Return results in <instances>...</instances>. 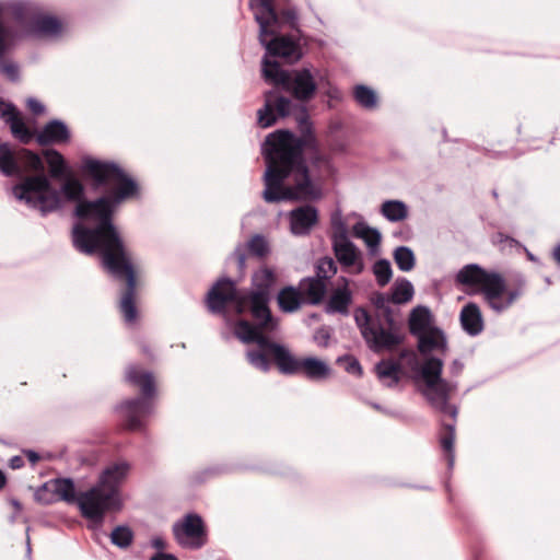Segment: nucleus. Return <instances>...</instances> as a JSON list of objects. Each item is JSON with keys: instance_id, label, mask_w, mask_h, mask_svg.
I'll use <instances>...</instances> for the list:
<instances>
[{"instance_id": "nucleus-32", "label": "nucleus", "mask_w": 560, "mask_h": 560, "mask_svg": "<svg viewBox=\"0 0 560 560\" xmlns=\"http://www.w3.org/2000/svg\"><path fill=\"white\" fill-rule=\"evenodd\" d=\"M353 232L355 236L364 241L371 253H374L380 247L382 235L376 229L359 222L354 224Z\"/></svg>"}, {"instance_id": "nucleus-25", "label": "nucleus", "mask_w": 560, "mask_h": 560, "mask_svg": "<svg viewBox=\"0 0 560 560\" xmlns=\"http://www.w3.org/2000/svg\"><path fill=\"white\" fill-rule=\"evenodd\" d=\"M61 33L60 21L52 15H45L43 12L39 13L38 18L34 22L26 35L34 37L42 36H57Z\"/></svg>"}, {"instance_id": "nucleus-14", "label": "nucleus", "mask_w": 560, "mask_h": 560, "mask_svg": "<svg viewBox=\"0 0 560 560\" xmlns=\"http://www.w3.org/2000/svg\"><path fill=\"white\" fill-rule=\"evenodd\" d=\"M418 339V351L421 355L425 357L424 360L431 358L432 355H429L434 350H442L443 352L447 349V339L442 329L439 327H431L425 332H422L420 335L415 336ZM413 358L415 365L411 366L412 371L418 372L421 376V364L418 366V362L416 360L415 353H411ZM423 361L422 363H424Z\"/></svg>"}, {"instance_id": "nucleus-56", "label": "nucleus", "mask_w": 560, "mask_h": 560, "mask_svg": "<svg viewBox=\"0 0 560 560\" xmlns=\"http://www.w3.org/2000/svg\"><path fill=\"white\" fill-rule=\"evenodd\" d=\"M521 248L526 253V256L529 260H532V261L537 260L536 256H534L524 245Z\"/></svg>"}, {"instance_id": "nucleus-11", "label": "nucleus", "mask_w": 560, "mask_h": 560, "mask_svg": "<svg viewBox=\"0 0 560 560\" xmlns=\"http://www.w3.org/2000/svg\"><path fill=\"white\" fill-rule=\"evenodd\" d=\"M269 360L282 375H296L303 372L308 380L319 381L330 374V368L324 361L313 357L300 360L282 343L271 345Z\"/></svg>"}, {"instance_id": "nucleus-22", "label": "nucleus", "mask_w": 560, "mask_h": 560, "mask_svg": "<svg viewBox=\"0 0 560 560\" xmlns=\"http://www.w3.org/2000/svg\"><path fill=\"white\" fill-rule=\"evenodd\" d=\"M247 250L258 258H264L269 254V245L266 238L260 234H255L246 245H237L233 252V256L241 269L245 267Z\"/></svg>"}, {"instance_id": "nucleus-52", "label": "nucleus", "mask_w": 560, "mask_h": 560, "mask_svg": "<svg viewBox=\"0 0 560 560\" xmlns=\"http://www.w3.org/2000/svg\"><path fill=\"white\" fill-rule=\"evenodd\" d=\"M9 466L12 469L22 468L24 466V459L21 456L15 455V456L10 458Z\"/></svg>"}, {"instance_id": "nucleus-27", "label": "nucleus", "mask_w": 560, "mask_h": 560, "mask_svg": "<svg viewBox=\"0 0 560 560\" xmlns=\"http://www.w3.org/2000/svg\"><path fill=\"white\" fill-rule=\"evenodd\" d=\"M431 323V312L429 307L423 305H418L415 307L409 316L408 320V327L409 332L412 336L420 335L422 332L428 331L431 329L432 326H430Z\"/></svg>"}, {"instance_id": "nucleus-28", "label": "nucleus", "mask_w": 560, "mask_h": 560, "mask_svg": "<svg viewBox=\"0 0 560 560\" xmlns=\"http://www.w3.org/2000/svg\"><path fill=\"white\" fill-rule=\"evenodd\" d=\"M43 155L46 158L51 178L61 179L70 174L66 160L59 151L46 149L43 151Z\"/></svg>"}, {"instance_id": "nucleus-30", "label": "nucleus", "mask_w": 560, "mask_h": 560, "mask_svg": "<svg viewBox=\"0 0 560 560\" xmlns=\"http://www.w3.org/2000/svg\"><path fill=\"white\" fill-rule=\"evenodd\" d=\"M390 301L394 304H405L412 300L415 295V288L412 283L401 277L397 278L390 288Z\"/></svg>"}, {"instance_id": "nucleus-37", "label": "nucleus", "mask_w": 560, "mask_h": 560, "mask_svg": "<svg viewBox=\"0 0 560 560\" xmlns=\"http://www.w3.org/2000/svg\"><path fill=\"white\" fill-rule=\"evenodd\" d=\"M16 162H20L28 171L39 172L43 174L44 163L42 158L30 149H21Z\"/></svg>"}, {"instance_id": "nucleus-63", "label": "nucleus", "mask_w": 560, "mask_h": 560, "mask_svg": "<svg viewBox=\"0 0 560 560\" xmlns=\"http://www.w3.org/2000/svg\"><path fill=\"white\" fill-rule=\"evenodd\" d=\"M492 194H493L494 198H497V197H498V194H497V191H495V190H493V191H492Z\"/></svg>"}, {"instance_id": "nucleus-1", "label": "nucleus", "mask_w": 560, "mask_h": 560, "mask_svg": "<svg viewBox=\"0 0 560 560\" xmlns=\"http://www.w3.org/2000/svg\"><path fill=\"white\" fill-rule=\"evenodd\" d=\"M81 170L92 179L93 190L107 187L113 182L118 185L107 195L95 200H83L75 207V215L94 221V228L77 223L72 229L73 247L85 255L97 254L104 269L117 280H126L127 288L120 299L119 307L125 322L132 324L137 319L136 272L132 259L125 243L113 223L115 208L124 200L138 194L139 186L124 170L113 161H101L92 156L82 159Z\"/></svg>"}, {"instance_id": "nucleus-59", "label": "nucleus", "mask_w": 560, "mask_h": 560, "mask_svg": "<svg viewBox=\"0 0 560 560\" xmlns=\"http://www.w3.org/2000/svg\"><path fill=\"white\" fill-rule=\"evenodd\" d=\"M31 551H32L31 542H30V538H27V541H26V555H27V557L31 556Z\"/></svg>"}, {"instance_id": "nucleus-5", "label": "nucleus", "mask_w": 560, "mask_h": 560, "mask_svg": "<svg viewBox=\"0 0 560 560\" xmlns=\"http://www.w3.org/2000/svg\"><path fill=\"white\" fill-rule=\"evenodd\" d=\"M444 362L438 357H431L425 360L421 366V378L424 382L422 395L429 404L438 411L450 415L453 422H443L440 432V444L446 453L447 466L450 469L454 466L455 453V423L458 409L454 405H450V396L457 389L456 381H447L442 377Z\"/></svg>"}, {"instance_id": "nucleus-48", "label": "nucleus", "mask_w": 560, "mask_h": 560, "mask_svg": "<svg viewBox=\"0 0 560 560\" xmlns=\"http://www.w3.org/2000/svg\"><path fill=\"white\" fill-rule=\"evenodd\" d=\"M27 107L34 115H42L45 112V106L38 100L30 97L27 100Z\"/></svg>"}, {"instance_id": "nucleus-40", "label": "nucleus", "mask_w": 560, "mask_h": 560, "mask_svg": "<svg viewBox=\"0 0 560 560\" xmlns=\"http://www.w3.org/2000/svg\"><path fill=\"white\" fill-rule=\"evenodd\" d=\"M373 275L375 276L376 283L383 288L389 283L393 277V269L390 261L385 258L376 260L372 267Z\"/></svg>"}, {"instance_id": "nucleus-44", "label": "nucleus", "mask_w": 560, "mask_h": 560, "mask_svg": "<svg viewBox=\"0 0 560 560\" xmlns=\"http://www.w3.org/2000/svg\"><path fill=\"white\" fill-rule=\"evenodd\" d=\"M331 242L348 240V228L340 217H332L331 219Z\"/></svg>"}, {"instance_id": "nucleus-10", "label": "nucleus", "mask_w": 560, "mask_h": 560, "mask_svg": "<svg viewBox=\"0 0 560 560\" xmlns=\"http://www.w3.org/2000/svg\"><path fill=\"white\" fill-rule=\"evenodd\" d=\"M125 378L129 384L140 387L142 396L121 402L118 409L122 412L129 430H140L143 427L142 419L153 412L154 378L151 372L142 371L136 365L127 368Z\"/></svg>"}, {"instance_id": "nucleus-16", "label": "nucleus", "mask_w": 560, "mask_h": 560, "mask_svg": "<svg viewBox=\"0 0 560 560\" xmlns=\"http://www.w3.org/2000/svg\"><path fill=\"white\" fill-rule=\"evenodd\" d=\"M339 282L340 283L331 290L324 310L328 315L340 314L348 316L350 305L353 301V293L349 287L350 280L346 277H340Z\"/></svg>"}, {"instance_id": "nucleus-34", "label": "nucleus", "mask_w": 560, "mask_h": 560, "mask_svg": "<svg viewBox=\"0 0 560 560\" xmlns=\"http://www.w3.org/2000/svg\"><path fill=\"white\" fill-rule=\"evenodd\" d=\"M400 365L394 361L382 360L375 365V372L381 381L389 380L387 386H395L399 382Z\"/></svg>"}, {"instance_id": "nucleus-61", "label": "nucleus", "mask_w": 560, "mask_h": 560, "mask_svg": "<svg viewBox=\"0 0 560 560\" xmlns=\"http://www.w3.org/2000/svg\"><path fill=\"white\" fill-rule=\"evenodd\" d=\"M373 408H375L376 410H382V407L378 405V404H372Z\"/></svg>"}, {"instance_id": "nucleus-35", "label": "nucleus", "mask_w": 560, "mask_h": 560, "mask_svg": "<svg viewBox=\"0 0 560 560\" xmlns=\"http://www.w3.org/2000/svg\"><path fill=\"white\" fill-rule=\"evenodd\" d=\"M276 14L278 20L276 23L270 25V28L275 30L276 26L283 24L295 31V33L301 34L299 11L295 7H288L282 9L280 12L276 11Z\"/></svg>"}, {"instance_id": "nucleus-13", "label": "nucleus", "mask_w": 560, "mask_h": 560, "mask_svg": "<svg viewBox=\"0 0 560 560\" xmlns=\"http://www.w3.org/2000/svg\"><path fill=\"white\" fill-rule=\"evenodd\" d=\"M37 501L50 504L56 499L79 505L80 494L75 495V486L71 478H56L45 482L35 493Z\"/></svg>"}, {"instance_id": "nucleus-43", "label": "nucleus", "mask_w": 560, "mask_h": 560, "mask_svg": "<svg viewBox=\"0 0 560 560\" xmlns=\"http://www.w3.org/2000/svg\"><path fill=\"white\" fill-rule=\"evenodd\" d=\"M7 124L10 126L12 135L22 143L31 141L33 135L20 117L7 119Z\"/></svg>"}, {"instance_id": "nucleus-39", "label": "nucleus", "mask_w": 560, "mask_h": 560, "mask_svg": "<svg viewBox=\"0 0 560 560\" xmlns=\"http://www.w3.org/2000/svg\"><path fill=\"white\" fill-rule=\"evenodd\" d=\"M133 532L127 525H118L110 533V542L120 548L127 549L133 541Z\"/></svg>"}, {"instance_id": "nucleus-23", "label": "nucleus", "mask_w": 560, "mask_h": 560, "mask_svg": "<svg viewBox=\"0 0 560 560\" xmlns=\"http://www.w3.org/2000/svg\"><path fill=\"white\" fill-rule=\"evenodd\" d=\"M299 289L305 304L319 305L327 293V283L315 277L302 278L299 282Z\"/></svg>"}, {"instance_id": "nucleus-42", "label": "nucleus", "mask_w": 560, "mask_h": 560, "mask_svg": "<svg viewBox=\"0 0 560 560\" xmlns=\"http://www.w3.org/2000/svg\"><path fill=\"white\" fill-rule=\"evenodd\" d=\"M9 50L8 39L3 40V52L0 57V71L11 82H18L20 79L19 66L15 62L4 59V55Z\"/></svg>"}, {"instance_id": "nucleus-9", "label": "nucleus", "mask_w": 560, "mask_h": 560, "mask_svg": "<svg viewBox=\"0 0 560 560\" xmlns=\"http://www.w3.org/2000/svg\"><path fill=\"white\" fill-rule=\"evenodd\" d=\"M254 18L259 25V43L266 48L267 55L282 58L288 63L298 62L303 57L301 34L276 35L270 28L278 18L271 0L252 1Z\"/></svg>"}, {"instance_id": "nucleus-24", "label": "nucleus", "mask_w": 560, "mask_h": 560, "mask_svg": "<svg viewBox=\"0 0 560 560\" xmlns=\"http://www.w3.org/2000/svg\"><path fill=\"white\" fill-rule=\"evenodd\" d=\"M269 55H265L262 58V77L264 79L277 86H281L283 90H290L291 74L289 71L281 68L278 61L270 60Z\"/></svg>"}, {"instance_id": "nucleus-62", "label": "nucleus", "mask_w": 560, "mask_h": 560, "mask_svg": "<svg viewBox=\"0 0 560 560\" xmlns=\"http://www.w3.org/2000/svg\"><path fill=\"white\" fill-rule=\"evenodd\" d=\"M408 354V351L407 350H404L400 354L401 358L406 357Z\"/></svg>"}, {"instance_id": "nucleus-7", "label": "nucleus", "mask_w": 560, "mask_h": 560, "mask_svg": "<svg viewBox=\"0 0 560 560\" xmlns=\"http://www.w3.org/2000/svg\"><path fill=\"white\" fill-rule=\"evenodd\" d=\"M129 470L130 465L125 460L108 465L101 472L97 482L88 491L80 493L79 509L82 516L101 526L107 512L120 511V487Z\"/></svg>"}, {"instance_id": "nucleus-8", "label": "nucleus", "mask_w": 560, "mask_h": 560, "mask_svg": "<svg viewBox=\"0 0 560 560\" xmlns=\"http://www.w3.org/2000/svg\"><path fill=\"white\" fill-rule=\"evenodd\" d=\"M372 301L381 314L373 317L365 308L358 307L354 312L355 324L373 352L392 350L402 343L404 336L399 332V326L389 306L390 295L377 292Z\"/></svg>"}, {"instance_id": "nucleus-46", "label": "nucleus", "mask_w": 560, "mask_h": 560, "mask_svg": "<svg viewBox=\"0 0 560 560\" xmlns=\"http://www.w3.org/2000/svg\"><path fill=\"white\" fill-rule=\"evenodd\" d=\"M494 242L499 245H508L509 247H522L523 244H521L517 240H515L512 236H509L502 232H498L494 236Z\"/></svg>"}, {"instance_id": "nucleus-6", "label": "nucleus", "mask_w": 560, "mask_h": 560, "mask_svg": "<svg viewBox=\"0 0 560 560\" xmlns=\"http://www.w3.org/2000/svg\"><path fill=\"white\" fill-rule=\"evenodd\" d=\"M59 189L51 186L45 174L26 176L12 187L14 197L24 201L30 208L39 210L42 215L61 209L65 202H83L84 187L71 174L67 175Z\"/></svg>"}, {"instance_id": "nucleus-20", "label": "nucleus", "mask_w": 560, "mask_h": 560, "mask_svg": "<svg viewBox=\"0 0 560 560\" xmlns=\"http://www.w3.org/2000/svg\"><path fill=\"white\" fill-rule=\"evenodd\" d=\"M10 11L15 22L27 34L42 12V8L36 2L19 0L10 5Z\"/></svg>"}, {"instance_id": "nucleus-54", "label": "nucleus", "mask_w": 560, "mask_h": 560, "mask_svg": "<svg viewBox=\"0 0 560 560\" xmlns=\"http://www.w3.org/2000/svg\"><path fill=\"white\" fill-rule=\"evenodd\" d=\"M25 455L27 459L33 464L39 460V455L35 451L28 450L25 452Z\"/></svg>"}, {"instance_id": "nucleus-50", "label": "nucleus", "mask_w": 560, "mask_h": 560, "mask_svg": "<svg viewBox=\"0 0 560 560\" xmlns=\"http://www.w3.org/2000/svg\"><path fill=\"white\" fill-rule=\"evenodd\" d=\"M450 373L452 376H458L464 370V363L459 359H454L450 364Z\"/></svg>"}, {"instance_id": "nucleus-57", "label": "nucleus", "mask_w": 560, "mask_h": 560, "mask_svg": "<svg viewBox=\"0 0 560 560\" xmlns=\"http://www.w3.org/2000/svg\"><path fill=\"white\" fill-rule=\"evenodd\" d=\"M5 481H7V478H5L4 474L2 472V470L0 469V490L4 487Z\"/></svg>"}, {"instance_id": "nucleus-12", "label": "nucleus", "mask_w": 560, "mask_h": 560, "mask_svg": "<svg viewBox=\"0 0 560 560\" xmlns=\"http://www.w3.org/2000/svg\"><path fill=\"white\" fill-rule=\"evenodd\" d=\"M172 529L175 540L183 548L195 550L207 544L203 521L196 513H189L182 521L175 522Z\"/></svg>"}, {"instance_id": "nucleus-49", "label": "nucleus", "mask_w": 560, "mask_h": 560, "mask_svg": "<svg viewBox=\"0 0 560 560\" xmlns=\"http://www.w3.org/2000/svg\"><path fill=\"white\" fill-rule=\"evenodd\" d=\"M152 548L156 549V552H164L167 547L165 539L162 536H153L150 540Z\"/></svg>"}, {"instance_id": "nucleus-19", "label": "nucleus", "mask_w": 560, "mask_h": 560, "mask_svg": "<svg viewBox=\"0 0 560 560\" xmlns=\"http://www.w3.org/2000/svg\"><path fill=\"white\" fill-rule=\"evenodd\" d=\"M334 254L338 262L345 267H357V273L363 271V262L361 260V252L350 238L331 242Z\"/></svg>"}, {"instance_id": "nucleus-26", "label": "nucleus", "mask_w": 560, "mask_h": 560, "mask_svg": "<svg viewBox=\"0 0 560 560\" xmlns=\"http://www.w3.org/2000/svg\"><path fill=\"white\" fill-rule=\"evenodd\" d=\"M277 301L279 308L284 313H293L304 303L299 285H288L281 289L278 293Z\"/></svg>"}, {"instance_id": "nucleus-51", "label": "nucleus", "mask_w": 560, "mask_h": 560, "mask_svg": "<svg viewBox=\"0 0 560 560\" xmlns=\"http://www.w3.org/2000/svg\"><path fill=\"white\" fill-rule=\"evenodd\" d=\"M329 338H330L329 332L324 328L318 329L315 334V340L317 341V343L319 346H326Z\"/></svg>"}, {"instance_id": "nucleus-18", "label": "nucleus", "mask_w": 560, "mask_h": 560, "mask_svg": "<svg viewBox=\"0 0 560 560\" xmlns=\"http://www.w3.org/2000/svg\"><path fill=\"white\" fill-rule=\"evenodd\" d=\"M317 90L315 79L308 68H303L294 72L291 77V85L288 92H292L294 97L301 102H307L313 98Z\"/></svg>"}, {"instance_id": "nucleus-29", "label": "nucleus", "mask_w": 560, "mask_h": 560, "mask_svg": "<svg viewBox=\"0 0 560 560\" xmlns=\"http://www.w3.org/2000/svg\"><path fill=\"white\" fill-rule=\"evenodd\" d=\"M0 172L7 177L22 175V168L8 142H0Z\"/></svg>"}, {"instance_id": "nucleus-4", "label": "nucleus", "mask_w": 560, "mask_h": 560, "mask_svg": "<svg viewBox=\"0 0 560 560\" xmlns=\"http://www.w3.org/2000/svg\"><path fill=\"white\" fill-rule=\"evenodd\" d=\"M457 283L478 285L483 301L497 314L509 310L526 291L527 281L522 272H514L509 281L497 271H488L477 264L464 266L456 275Z\"/></svg>"}, {"instance_id": "nucleus-64", "label": "nucleus", "mask_w": 560, "mask_h": 560, "mask_svg": "<svg viewBox=\"0 0 560 560\" xmlns=\"http://www.w3.org/2000/svg\"><path fill=\"white\" fill-rule=\"evenodd\" d=\"M3 104V101H0V105Z\"/></svg>"}, {"instance_id": "nucleus-41", "label": "nucleus", "mask_w": 560, "mask_h": 560, "mask_svg": "<svg viewBox=\"0 0 560 560\" xmlns=\"http://www.w3.org/2000/svg\"><path fill=\"white\" fill-rule=\"evenodd\" d=\"M337 265L331 257L325 256L317 260L315 265V278L327 281L337 273Z\"/></svg>"}, {"instance_id": "nucleus-53", "label": "nucleus", "mask_w": 560, "mask_h": 560, "mask_svg": "<svg viewBox=\"0 0 560 560\" xmlns=\"http://www.w3.org/2000/svg\"><path fill=\"white\" fill-rule=\"evenodd\" d=\"M150 560H178L176 556L166 552H155Z\"/></svg>"}, {"instance_id": "nucleus-45", "label": "nucleus", "mask_w": 560, "mask_h": 560, "mask_svg": "<svg viewBox=\"0 0 560 560\" xmlns=\"http://www.w3.org/2000/svg\"><path fill=\"white\" fill-rule=\"evenodd\" d=\"M338 362H345V370L349 374L361 376L362 375V366L355 358L351 355H345L338 359Z\"/></svg>"}, {"instance_id": "nucleus-3", "label": "nucleus", "mask_w": 560, "mask_h": 560, "mask_svg": "<svg viewBox=\"0 0 560 560\" xmlns=\"http://www.w3.org/2000/svg\"><path fill=\"white\" fill-rule=\"evenodd\" d=\"M270 300L271 296L261 292L242 295L235 281L229 277L218 279L206 298L208 310L213 314L225 316L229 307L236 314H242L247 306L249 307L253 322L237 320L234 326V335L243 343L257 345V348L246 351V359L254 369L264 373L271 370L269 360L271 345H280L269 338V335L275 334L279 328V320L272 316L269 308Z\"/></svg>"}, {"instance_id": "nucleus-15", "label": "nucleus", "mask_w": 560, "mask_h": 560, "mask_svg": "<svg viewBox=\"0 0 560 560\" xmlns=\"http://www.w3.org/2000/svg\"><path fill=\"white\" fill-rule=\"evenodd\" d=\"M290 232L294 236H306L318 222V210L311 205L292 209L288 213Z\"/></svg>"}, {"instance_id": "nucleus-58", "label": "nucleus", "mask_w": 560, "mask_h": 560, "mask_svg": "<svg viewBox=\"0 0 560 560\" xmlns=\"http://www.w3.org/2000/svg\"><path fill=\"white\" fill-rule=\"evenodd\" d=\"M11 503L15 509L21 510V503L16 499H12Z\"/></svg>"}, {"instance_id": "nucleus-33", "label": "nucleus", "mask_w": 560, "mask_h": 560, "mask_svg": "<svg viewBox=\"0 0 560 560\" xmlns=\"http://www.w3.org/2000/svg\"><path fill=\"white\" fill-rule=\"evenodd\" d=\"M381 213L389 222H398L408 217V208L404 201L386 200L381 207Z\"/></svg>"}, {"instance_id": "nucleus-17", "label": "nucleus", "mask_w": 560, "mask_h": 560, "mask_svg": "<svg viewBox=\"0 0 560 560\" xmlns=\"http://www.w3.org/2000/svg\"><path fill=\"white\" fill-rule=\"evenodd\" d=\"M71 132L67 124L60 119H51L44 125L36 136L39 145L62 144L69 142Z\"/></svg>"}, {"instance_id": "nucleus-36", "label": "nucleus", "mask_w": 560, "mask_h": 560, "mask_svg": "<svg viewBox=\"0 0 560 560\" xmlns=\"http://www.w3.org/2000/svg\"><path fill=\"white\" fill-rule=\"evenodd\" d=\"M398 269L408 272L415 268L416 257L413 250L408 246H398L393 254Z\"/></svg>"}, {"instance_id": "nucleus-55", "label": "nucleus", "mask_w": 560, "mask_h": 560, "mask_svg": "<svg viewBox=\"0 0 560 560\" xmlns=\"http://www.w3.org/2000/svg\"><path fill=\"white\" fill-rule=\"evenodd\" d=\"M552 256L558 265H560V243L553 248Z\"/></svg>"}, {"instance_id": "nucleus-2", "label": "nucleus", "mask_w": 560, "mask_h": 560, "mask_svg": "<svg viewBox=\"0 0 560 560\" xmlns=\"http://www.w3.org/2000/svg\"><path fill=\"white\" fill-rule=\"evenodd\" d=\"M296 108L300 109L296 121L305 133L296 137L291 130L278 129L266 137L261 147L267 161L262 198L269 203L322 198V189L312 180L303 156L305 148L317 150L306 108L298 106L277 90H269L264 94L262 107L257 110V125L264 129L269 128Z\"/></svg>"}, {"instance_id": "nucleus-38", "label": "nucleus", "mask_w": 560, "mask_h": 560, "mask_svg": "<svg viewBox=\"0 0 560 560\" xmlns=\"http://www.w3.org/2000/svg\"><path fill=\"white\" fill-rule=\"evenodd\" d=\"M353 96L355 102L365 109L375 107L377 103L376 93L371 88L363 84L354 86Z\"/></svg>"}, {"instance_id": "nucleus-21", "label": "nucleus", "mask_w": 560, "mask_h": 560, "mask_svg": "<svg viewBox=\"0 0 560 560\" xmlns=\"http://www.w3.org/2000/svg\"><path fill=\"white\" fill-rule=\"evenodd\" d=\"M459 322L463 330L471 337H476L483 331V317L480 307L474 302H469L463 306L459 314Z\"/></svg>"}, {"instance_id": "nucleus-31", "label": "nucleus", "mask_w": 560, "mask_h": 560, "mask_svg": "<svg viewBox=\"0 0 560 560\" xmlns=\"http://www.w3.org/2000/svg\"><path fill=\"white\" fill-rule=\"evenodd\" d=\"M275 273L269 268H261L254 273L252 284L254 290L252 292H261L265 295L271 296V290L275 284Z\"/></svg>"}, {"instance_id": "nucleus-60", "label": "nucleus", "mask_w": 560, "mask_h": 560, "mask_svg": "<svg viewBox=\"0 0 560 560\" xmlns=\"http://www.w3.org/2000/svg\"><path fill=\"white\" fill-rule=\"evenodd\" d=\"M203 474H206V475H214L215 470L214 469H207Z\"/></svg>"}, {"instance_id": "nucleus-47", "label": "nucleus", "mask_w": 560, "mask_h": 560, "mask_svg": "<svg viewBox=\"0 0 560 560\" xmlns=\"http://www.w3.org/2000/svg\"><path fill=\"white\" fill-rule=\"evenodd\" d=\"M0 113L5 122L7 119L20 117L15 106L12 103L5 104L3 102V104L0 105Z\"/></svg>"}]
</instances>
